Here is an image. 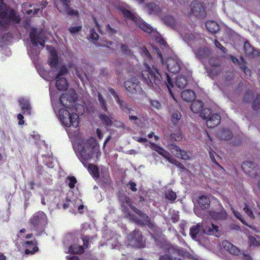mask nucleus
<instances>
[{
	"mask_svg": "<svg viewBox=\"0 0 260 260\" xmlns=\"http://www.w3.org/2000/svg\"><path fill=\"white\" fill-rule=\"evenodd\" d=\"M211 110L208 108L204 109L201 113V116L204 119H208L211 115Z\"/></svg>",
	"mask_w": 260,
	"mask_h": 260,
	"instance_id": "obj_50",
	"label": "nucleus"
},
{
	"mask_svg": "<svg viewBox=\"0 0 260 260\" xmlns=\"http://www.w3.org/2000/svg\"><path fill=\"white\" fill-rule=\"evenodd\" d=\"M82 29L81 26H72L69 27V30L70 31L71 34H75L79 31H80Z\"/></svg>",
	"mask_w": 260,
	"mask_h": 260,
	"instance_id": "obj_54",
	"label": "nucleus"
},
{
	"mask_svg": "<svg viewBox=\"0 0 260 260\" xmlns=\"http://www.w3.org/2000/svg\"><path fill=\"white\" fill-rule=\"evenodd\" d=\"M98 99H99L100 104L101 107L102 108V109L105 111H107L108 109L107 107L106 103L105 100L104 99V98L102 97V95L100 93H98Z\"/></svg>",
	"mask_w": 260,
	"mask_h": 260,
	"instance_id": "obj_47",
	"label": "nucleus"
},
{
	"mask_svg": "<svg viewBox=\"0 0 260 260\" xmlns=\"http://www.w3.org/2000/svg\"><path fill=\"white\" fill-rule=\"evenodd\" d=\"M130 244L133 246L143 247L144 246V242L141 233L137 230H134L127 237Z\"/></svg>",
	"mask_w": 260,
	"mask_h": 260,
	"instance_id": "obj_12",
	"label": "nucleus"
},
{
	"mask_svg": "<svg viewBox=\"0 0 260 260\" xmlns=\"http://www.w3.org/2000/svg\"><path fill=\"white\" fill-rule=\"evenodd\" d=\"M76 74L81 80H83L84 77L86 76L85 73L81 72L78 68L76 69Z\"/></svg>",
	"mask_w": 260,
	"mask_h": 260,
	"instance_id": "obj_60",
	"label": "nucleus"
},
{
	"mask_svg": "<svg viewBox=\"0 0 260 260\" xmlns=\"http://www.w3.org/2000/svg\"><path fill=\"white\" fill-rule=\"evenodd\" d=\"M59 117L63 125L67 127H78L79 120L77 114L71 113L67 110L59 108Z\"/></svg>",
	"mask_w": 260,
	"mask_h": 260,
	"instance_id": "obj_5",
	"label": "nucleus"
},
{
	"mask_svg": "<svg viewBox=\"0 0 260 260\" xmlns=\"http://www.w3.org/2000/svg\"><path fill=\"white\" fill-rule=\"evenodd\" d=\"M210 215L212 218L215 220L223 219L226 217V213L224 209H222L220 212L212 211Z\"/></svg>",
	"mask_w": 260,
	"mask_h": 260,
	"instance_id": "obj_33",
	"label": "nucleus"
},
{
	"mask_svg": "<svg viewBox=\"0 0 260 260\" xmlns=\"http://www.w3.org/2000/svg\"><path fill=\"white\" fill-rule=\"evenodd\" d=\"M214 44L217 48L222 50L223 52H225V48L223 47L218 41L215 40Z\"/></svg>",
	"mask_w": 260,
	"mask_h": 260,
	"instance_id": "obj_63",
	"label": "nucleus"
},
{
	"mask_svg": "<svg viewBox=\"0 0 260 260\" xmlns=\"http://www.w3.org/2000/svg\"><path fill=\"white\" fill-rule=\"evenodd\" d=\"M181 117V113L179 112L175 111L172 114L171 121L174 125H176L178 123Z\"/></svg>",
	"mask_w": 260,
	"mask_h": 260,
	"instance_id": "obj_44",
	"label": "nucleus"
},
{
	"mask_svg": "<svg viewBox=\"0 0 260 260\" xmlns=\"http://www.w3.org/2000/svg\"><path fill=\"white\" fill-rule=\"evenodd\" d=\"M203 106V104L201 101L196 100L191 104L190 108L193 112L198 113L201 111Z\"/></svg>",
	"mask_w": 260,
	"mask_h": 260,
	"instance_id": "obj_36",
	"label": "nucleus"
},
{
	"mask_svg": "<svg viewBox=\"0 0 260 260\" xmlns=\"http://www.w3.org/2000/svg\"><path fill=\"white\" fill-rule=\"evenodd\" d=\"M26 6H27L26 4H25L23 5V11L25 13H26L27 14H31V13H32L33 15H36L40 11V8H37V7L34 8V11L32 9L25 10L24 8Z\"/></svg>",
	"mask_w": 260,
	"mask_h": 260,
	"instance_id": "obj_49",
	"label": "nucleus"
},
{
	"mask_svg": "<svg viewBox=\"0 0 260 260\" xmlns=\"http://www.w3.org/2000/svg\"><path fill=\"white\" fill-rule=\"evenodd\" d=\"M88 170L94 177L98 178L99 177V169L96 166L89 164L88 166Z\"/></svg>",
	"mask_w": 260,
	"mask_h": 260,
	"instance_id": "obj_43",
	"label": "nucleus"
},
{
	"mask_svg": "<svg viewBox=\"0 0 260 260\" xmlns=\"http://www.w3.org/2000/svg\"><path fill=\"white\" fill-rule=\"evenodd\" d=\"M164 22L168 26L174 29H178L179 21L171 15H167L163 18ZM180 28H179V29Z\"/></svg>",
	"mask_w": 260,
	"mask_h": 260,
	"instance_id": "obj_23",
	"label": "nucleus"
},
{
	"mask_svg": "<svg viewBox=\"0 0 260 260\" xmlns=\"http://www.w3.org/2000/svg\"><path fill=\"white\" fill-rule=\"evenodd\" d=\"M217 137L221 140H230L233 137V134L229 129H219L217 133Z\"/></svg>",
	"mask_w": 260,
	"mask_h": 260,
	"instance_id": "obj_26",
	"label": "nucleus"
},
{
	"mask_svg": "<svg viewBox=\"0 0 260 260\" xmlns=\"http://www.w3.org/2000/svg\"><path fill=\"white\" fill-rule=\"evenodd\" d=\"M109 91L110 93L115 98L117 103L119 105V106L122 109H127V106L125 104V103L123 101L120 100L118 94L114 89L110 88L109 89Z\"/></svg>",
	"mask_w": 260,
	"mask_h": 260,
	"instance_id": "obj_35",
	"label": "nucleus"
},
{
	"mask_svg": "<svg viewBox=\"0 0 260 260\" xmlns=\"http://www.w3.org/2000/svg\"><path fill=\"white\" fill-rule=\"evenodd\" d=\"M129 185L130 186V188L133 191H136L137 189L136 188V184L135 182L132 181H130L128 183Z\"/></svg>",
	"mask_w": 260,
	"mask_h": 260,
	"instance_id": "obj_64",
	"label": "nucleus"
},
{
	"mask_svg": "<svg viewBox=\"0 0 260 260\" xmlns=\"http://www.w3.org/2000/svg\"><path fill=\"white\" fill-rule=\"evenodd\" d=\"M201 226H202V225H201L200 223H198L190 229V235L192 239H195L196 238Z\"/></svg>",
	"mask_w": 260,
	"mask_h": 260,
	"instance_id": "obj_39",
	"label": "nucleus"
},
{
	"mask_svg": "<svg viewBox=\"0 0 260 260\" xmlns=\"http://www.w3.org/2000/svg\"><path fill=\"white\" fill-rule=\"evenodd\" d=\"M70 206V212L74 214L77 213H82L83 212L84 205L82 203V201L80 199L76 198L71 200V202L68 203Z\"/></svg>",
	"mask_w": 260,
	"mask_h": 260,
	"instance_id": "obj_16",
	"label": "nucleus"
},
{
	"mask_svg": "<svg viewBox=\"0 0 260 260\" xmlns=\"http://www.w3.org/2000/svg\"><path fill=\"white\" fill-rule=\"evenodd\" d=\"M106 31L109 35H113L116 32V30L111 28L109 24L106 26Z\"/></svg>",
	"mask_w": 260,
	"mask_h": 260,
	"instance_id": "obj_58",
	"label": "nucleus"
},
{
	"mask_svg": "<svg viewBox=\"0 0 260 260\" xmlns=\"http://www.w3.org/2000/svg\"><path fill=\"white\" fill-rule=\"evenodd\" d=\"M56 79V86L59 90H64L67 89L68 84L66 78L59 77L55 78Z\"/></svg>",
	"mask_w": 260,
	"mask_h": 260,
	"instance_id": "obj_30",
	"label": "nucleus"
},
{
	"mask_svg": "<svg viewBox=\"0 0 260 260\" xmlns=\"http://www.w3.org/2000/svg\"><path fill=\"white\" fill-rule=\"evenodd\" d=\"M183 39L192 48L203 45L205 43L204 36L201 34L192 33L190 30L182 27L178 30Z\"/></svg>",
	"mask_w": 260,
	"mask_h": 260,
	"instance_id": "obj_3",
	"label": "nucleus"
},
{
	"mask_svg": "<svg viewBox=\"0 0 260 260\" xmlns=\"http://www.w3.org/2000/svg\"><path fill=\"white\" fill-rule=\"evenodd\" d=\"M144 60V69L142 72V77L143 81L150 87L155 89L162 82H164L167 86L169 93L173 97L171 87H173V83L168 74L165 73L160 74L156 68L153 64V60L148 50L142 48L141 51Z\"/></svg>",
	"mask_w": 260,
	"mask_h": 260,
	"instance_id": "obj_1",
	"label": "nucleus"
},
{
	"mask_svg": "<svg viewBox=\"0 0 260 260\" xmlns=\"http://www.w3.org/2000/svg\"><path fill=\"white\" fill-rule=\"evenodd\" d=\"M200 207L202 209H207L210 205V201L208 197L205 196H201L198 200Z\"/></svg>",
	"mask_w": 260,
	"mask_h": 260,
	"instance_id": "obj_32",
	"label": "nucleus"
},
{
	"mask_svg": "<svg viewBox=\"0 0 260 260\" xmlns=\"http://www.w3.org/2000/svg\"><path fill=\"white\" fill-rule=\"evenodd\" d=\"M231 210H232L233 213L234 214V215H235V216L237 218H238L239 220H240L243 224H244L248 226V227H249L251 229H252L253 230H255V229L252 226H251L250 225H248L246 222L245 220L243 218H242V215H241V214L239 212L236 211V210H235V209L233 207H231Z\"/></svg>",
	"mask_w": 260,
	"mask_h": 260,
	"instance_id": "obj_40",
	"label": "nucleus"
},
{
	"mask_svg": "<svg viewBox=\"0 0 260 260\" xmlns=\"http://www.w3.org/2000/svg\"><path fill=\"white\" fill-rule=\"evenodd\" d=\"M100 118L103 122L107 126L110 125L112 123L111 118L106 114H101L100 115Z\"/></svg>",
	"mask_w": 260,
	"mask_h": 260,
	"instance_id": "obj_45",
	"label": "nucleus"
},
{
	"mask_svg": "<svg viewBox=\"0 0 260 260\" xmlns=\"http://www.w3.org/2000/svg\"><path fill=\"white\" fill-rule=\"evenodd\" d=\"M125 201L127 206H129L132 209H133L134 211L139 216V217H134V216L132 215L130 213H126L127 214V216L129 217L131 219L133 220L138 224L147 225L150 228H151L153 226L152 223L150 222L148 216L143 213L131 205V200L129 198H125Z\"/></svg>",
	"mask_w": 260,
	"mask_h": 260,
	"instance_id": "obj_7",
	"label": "nucleus"
},
{
	"mask_svg": "<svg viewBox=\"0 0 260 260\" xmlns=\"http://www.w3.org/2000/svg\"><path fill=\"white\" fill-rule=\"evenodd\" d=\"M77 99V95L74 90L63 93L60 97L59 104L67 108H72Z\"/></svg>",
	"mask_w": 260,
	"mask_h": 260,
	"instance_id": "obj_9",
	"label": "nucleus"
},
{
	"mask_svg": "<svg viewBox=\"0 0 260 260\" xmlns=\"http://www.w3.org/2000/svg\"><path fill=\"white\" fill-rule=\"evenodd\" d=\"M169 149L171 153L178 158L184 160H187L189 158L187 152L184 150L180 149L177 145L171 144L169 146Z\"/></svg>",
	"mask_w": 260,
	"mask_h": 260,
	"instance_id": "obj_17",
	"label": "nucleus"
},
{
	"mask_svg": "<svg viewBox=\"0 0 260 260\" xmlns=\"http://www.w3.org/2000/svg\"><path fill=\"white\" fill-rule=\"evenodd\" d=\"M165 197L168 200L171 201L175 200L177 198L176 192L173 191L172 189H168L166 191Z\"/></svg>",
	"mask_w": 260,
	"mask_h": 260,
	"instance_id": "obj_42",
	"label": "nucleus"
},
{
	"mask_svg": "<svg viewBox=\"0 0 260 260\" xmlns=\"http://www.w3.org/2000/svg\"><path fill=\"white\" fill-rule=\"evenodd\" d=\"M203 230L204 233L208 235H214L218 231L219 227L213 223H208L207 222H204L202 225Z\"/></svg>",
	"mask_w": 260,
	"mask_h": 260,
	"instance_id": "obj_20",
	"label": "nucleus"
},
{
	"mask_svg": "<svg viewBox=\"0 0 260 260\" xmlns=\"http://www.w3.org/2000/svg\"><path fill=\"white\" fill-rule=\"evenodd\" d=\"M30 38L32 47L28 49V53L31 57L35 56L38 54V51L34 47H37L38 44L44 47L46 38L44 37V33L43 31L38 32L37 29H33L30 34Z\"/></svg>",
	"mask_w": 260,
	"mask_h": 260,
	"instance_id": "obj_4",
	"label": "nucleus"
},
{
	"mask_svg": "<svg viewBox=\"0 0 260 260\" xmlns=\"http://www.w3.org/2000/svg\"><path fill=\"white\" fill-rule=\"evenodd\" d=\"M47 50L50 53V56L48 59V63L51 68H55L58 63V57L54 48L47 45L46 46Z\"/></svg>",
	"mask_w": 260,
	"mask_h": 260,
	"instance_id": "obj_18",
	"label": "nucleus"
},
{
	"mask_svg": "<svg viewBox=\"0 0 260 260\" xmlns=\"http://www.w3.org/2000/svg\"><path fill=\"white\" fill-rule=\"evenodd\" d=\"M220 121V117L217 114H213L209 117L206 121L207 126L209 128H213L219 124Z\"/></svg>",
	"mask_w": 260,
	"mask_h": 260,
	"instance_id": "obj_24",
	"label": "nucleus"
},
{
	"mask_svg": "<svg viewBox=\"0 0 260 260\" xmlns=\"http://www.w3.org/2000/svg\"><path fill=\"white\" fill-rule=\"evenodd\" d=\"M181 97L182 99L187 102H191L195 99L194 92L190 90H185L182 92Z\"/></svg>",
	"mask_w": 260,
	"mask_h": 260,
	"instance_id": "obj_28",
	"label": "nucleus"
},
{
	"mask_svg": "<svg viewBox=\"0 0 260 260\" xmlns=\"http://www.w3.org/2000/svg\"><path fill=\"white\" fill-rule=\"evenodd\" d=\"M252 108L254 110L260 109V95L257 96L252 104Z\"/></svg>",
	"mask_w": 260,
	"mask_h": 260,
	"instance_id": "obj_51",
	"label": "nucleus"
},
{
	"mask_svg": "<svg viewBox=\"0 0 260 260\" xmlns=\"http://www.w3.org/2000/svg\"><path fill=\"white\" fill-rule=\"evenodd\" d=\"M68 252L73 253L81 254L84 252V248L82 246L79 245H71L69 247Z\"/></svg>",
	"mask_w": 260,
	"mask_h": 260,
	"instance_id": "obj_38",
	"label": "nucleus"
},
{
	"mask_svg": "<svg viewBox=\"0 0 260 260\" xmlns=\"http://www.w3.org/2000/svg\"><path fill=\"white\" fill-rule=\"evenodd\" d=\"M122 13L125 20L133 21L135 24L138 25L140 28L146 32L150 34L154 31L153 28L147 23H146L143 20L139 17H137L134 14L130 11L126 9L121 10Z\"/></svg>",
	"mask_w": 260,
	"mask_h": 260,
	"instance_id": "obj_6",
	"label": "nucleus"
},
{
	"mask_svg": "<svg viewBox=\"0 0 260 260\" xmlns=\"http://www.w3.org/2000/svg\"><path fill=\"white\" fill-rule=\"evenodd\" d=\"M18 102L21 110L23 111V113L30 115L31 108L29 100L25 98L21 97L19 99Z\"/></svg>",
	"mask_w": 260,
	"mask_h": 260,
	"instance_id": "obj_21",
	"label": "nucleus"
},
{
	"mask_svg": "<svg viewBox=\"0 0 260 260\" xmlns=\"http://www.w3.org/2000/svg\"><path fill=\"white\" fill-rule=\"evenodd\" d=\"M151 105L156 109H159L161 107V104L157 101H151Z\"/></svg>",
	"mask_w": 260,
	"mask_h": 260,
	"instance_id": "obj_62",
	"label": "nucleus"
},
{
	"mask_svg": "<svg viewBox=\"0 0 260 260\" xmlns=\"http://www.w3.org/2000/svg\"><path fill=\"white\" fill-rule=\"evenodd\" d=\"M222 246L225 250L232 254L239 255L240 253V251L238 248L226 240L222 242Z\"/></svg>",
	"mask_w": 260,
	"mask_h": 260,
	"instance_id": "obj_22",
	"label": "nucleus"
},
{
	"mask_svg": "<svg viewBox=\"0 0 260 260\" xmlns=\"http://www.w3.org/2000/svg\"><path fill=\"white\" fill-rule=\"evenodd\" d=\"M40 75L45 80H50V77H48V72L43 68H40L39 71Z\"/></svg>",
	"mask_w": 260,
	"mask_h": 260,
	"instance_id": "obj_55",
	"label": "nucleus"
},
{
	"mask_svg": "<svg viewBox=\"0 0 260 260\" xmlns=\"http://www.w3.org/2000/svg\"><path fill=\"white\" fill-rule=\"evenodd\" d=\"M156 41L159 44L165 46L166 44V42L165 41L164 39L161 38L158 36H156L155 38Z\"/></svg>",
	"mask_w": 260,
	"mask_h": 260,
	"instance_id": "obj_59",
	"label": "nucleus"
},
{
	"mask_svg": "<svg viewBox=\"0 0 260 260\" xmlns=\"http://www.w3.org/2000/svg\"><path fill=\"white\" fill-rule=\"evenodd\" d=\"M36 241H27L25 243V247L26 248L25 253L26 254H33L38 250V248L36 246Z\"/></svg>",
	"mask_w": 260,
	"mask_h": 260,
	"instance_id": "obj_27",
	"label": "nucleus"
},
{
	"mask_svg": "<svg viewBox=\"0 0 260 260\" xmlns=\"http://www.w3.org/2000/svg\"><path fill=\"white\" fill-rule=\"evenodd\" d=\"M170 137L171 139L174 140L175 141H180L181 140L182 138V136L181 133H175L172 134L170 135Z\"/></svg>",
	"mask_w": 260,
	"mask_h": 260,
	"instance_id": "obj_53",
	"label": "nucleus"
},
{
	"mask_svg": "<svg viewBox=\"0 0 260 260\" xmlns=\"http://www.w3.org/2000/svg\"><path fill=\"white\" fill-rule=\"evenodd\" d=\"M29 221L35 228L39 229L43 228L47 224L48 219L43 212L38 211L31 216Z\"/></svg>",
	"mask_w": 260,
	"mask_h": 260,
	"instance_id": "obj_8",
	"label": "nucleus"
},
{
	"mask_svg": "<svg viewBox=\"0 0 260 260\" xmlns=\"http://www.w3.org/2000/svg\"><path fill=\"white\" fill-rule=\"evenodd\" d=\"M76 153L84 166H87L85 161L95 158L98 160L101 155L100 145L93 138L79 143Z\"/></svg>",
	"mask_w": 260,
	"mask_h": 260,
	"instance_id": "obj_2",
	"label": "nucleus"
},
{
	"mask_svg": "<svg viewBox=\"0 0 260 260\" xmlns=\"http://www.w3.org/2000/svg\"><path fill=\"white\" fill-rule=\"evenodd\" d=\"M68 72V69L66 66H62L59 70V72L58 74L57 75L56 78H58L60 77V76L66 74Z\"/></svg>",
	"mask_w": 260,
	"mask_h": 260,
	"instance_id": "obj_52",
	"label": "nucleus"
},
{
	"mask_svg": "<svg viewBox=\"0 0 260 260\" xmlns=\"http://www.w3.org/2000/svg\"><path fill=\"white\" fill-rule=\"evenodd\" d=\"M166 65L168 71L175 74L178 73L181 70L182 63L178 57L174 56L167 59Z\"/></svg>",
	"mask_w": 260,
	"mask_h": 260,
	"instance_id": "obj_11",
	"label": "nucleus"
},
{
	"mask_svg": "<svg viewBox=\"0 0 260 260\" xmlns=\"http://www.w3.org/2000/svg\"><path fill=\"white\" fill-rule=\"evenodd\" d=\"M242 168L246 174L252 177L255 176L258 173V169L257 165L250 161L243 162Z\"/></svg>",
	"mask_w": 260,
	"mask_h": 260,
	"instance_id": "obj_15",
	"label": "nucleus"
},
{
	"mask_svg": "<svg viewBox=\"0 0 260 260\" xmlns=\"http://www.w3.org/2000/svg\"><path fill=\"white\" fill-rule=\"evenodd\" d=\"M192 14L198 18H204L206 16V11L203 5L198 1H193L190 5Z\"/></svg>",
	"mask_w": 260,
	"mask_h": 260,
	"instance_id": "obj_14",
	"label": "nucleus"
},
{
	"mask_svg": "<svg viewBox=\"0 0 260 260\" xmlns=\"http://www.w3.org/2000/svg\"><path fill=\"white\" fill-rule=\"evenodd\" d=\"M60 2L63 4L66 11L68 14L71 16H77L78 15V12L77 10L71 9L69 7V3L70 0H60Z\"/></svg>",
	"mask_w": 260,
	"mask_h": 260,
	"instance_id": "obj_34",
	"label": "nucleus"
},
{
	"mask_svg": "<svg viewBox=\"0 0 260 260\" xmlns=\"http://www.w3.org/2000/svg\"><path fill=\"white\" fill-rule=\"evenodd\" d=\"M205 43L203 45H201L202 47H200L199 48H194V52L196 54L197 57L201 60H203L207 58L210 54V50L208 47L205 46Z\"/></svg>",
	"mask_w": 260,
	"mask_h": 260,
	"instance_id": "obj_19",
	"label": "nucleus"
},
{
	"mask_svg": "<svg viewBox=\"0 0 260 260\" xmlns=\"http://www.w3.org/2000/svg\"><path fill=\"white\" fill-rule=\"evenodd\" d=\"M209 156H210V157L212 160V161L214 163H215L216 165H217L219 168H220L222 170H223V168L219 165V164L217 162V160H216V157H217V158H219V159H221L220 157L216 153H215L214 151H213V150H210L209 151Z\"/></svg>",
	"mask_w": 260,
	"mask_h": 260,
	"instance_id": "obj_41",
	"label": "nucleus"
},
{
	"mask_svg": "<svg viewBox=\"0 0 260 260\" xmlns=\"http://www.w3.org/2000/svg\"><path fill=\"white\" fill-rule=\"evenodd\" d=\"M209 63L212 67H217L219 66L220 62L216 59L212 58L210 59Z\"/></svg>",
	"mask_w": 260,
	"mask_h": 260,
	"instance_id": "obj_56",
	"label": "nucleus"
},
{
	"mask_svg": "<svg viewBox=\"0 0 260 260\" xmlns=\"http://www.w3.org/2000/svg\"><path fill=\"white\" fill-rule=\"evenodd\" d=\"M90 38L93 40H97L99 38L98 35L95 32L94 29L90 30Z\"/></svg>",
	"mask_w": 260,
	"mask_h": 260,
	"instance_id": "obj_57",
	"label": "nucleus"
},
{
	"mask_svg": "<svg viewBox=\"0 0 260 260\" xmlns=\"http://www.w3.org/2000/svg\"><path fill=\"white\" fill-rule=\"evenodd\" d=\"M67 182L71 188L75 187V184L77 183V180L75 177H69L67 178Z\"/></svg>",
	"mask_w": 260,
	"mask_h": 260,
	"instance_id": "obj_48",
	"label": "nucleus"
},
{
	"mask_svg": "<svg viewBox=\"0 0 260 260\" xmlns=\"http://www.w3.org/2000/svg\"><path fill=\"white\" fill-rule=\"evenodd\" d=\"M152 148L158 152L160 155L166 158L171 164L175 165L179 168H183V166L182 164L176 160L171 156L169 152L163 148L153 144H152Z\"/></svg>",
	"mask_w": 260,
	"mask_h": 260,
	"instance_id": "obj_10",
	"label": "nucleus"
},
{
	"mask_svg": "<svg viewBox=\"0 0 260 260\" xmlns=\"http://www.w3.org/2000/svg\"><path fill=\"white\" fill-rule=\"evenodd\" d=\"M146 10L150 14H158L160 11V8L156 4L149 3L146 6Z\"/></svg>",
	"mask_w": 260,
	"mask_h": 260,
	"instance_id": "obj_29",
	"label": "nucleus"
},
{
	"mask_svg": "<svg viewBox=\"0 0 260 260\" xmlns=\"http://www.w3.org/2000/svg\"><path fill=\"white\" fill-rule=\"evenodd\" d=\"M206 26L208 30L211 33H215L219 30L218 24L214 21H208L206 23Z\"/></svg>",
	"mask_w": 260,
	"mask_h": 260,
	"instance_id": "obj_31",
	"label": "nucleus"
},
{
	"mask_svg": "<svg viewBox=\"0 0 260 260\" xmlns=\"http://www.w3.org/2000/svg\"><path fill=\"white\" fill-rule=\"evenodd\" d=\"M254 204L251 201H246L244 203L243 210L245 213L251 219L254 218L253 214Z\"/></svg>",
	"mask_w": 260,
	"mask_h": 260,
	"instance_id": "obj_25",
	"label": "nucleus"
},
{
	"mask_svg": "<svg viewBox=\"0 0 260 260\" xmlns=\"http://www.w3.org/2000/svg\"><path fill=\"white\" fill-rule=\"evenodd\" d=\"M248 239L250 246L256 247L260 245V240H257L254 237L252 236H249Z\"/></svg>",
	"mask_w": 260,
	"mask_h": 260,
	"instance_id": "obj_46",
	"label": "nucleus"
},
{
	"mask_svg": "<svg viewBox=\"0 0 260 260\" xmlns=\"http://www.w3.org/2000/svg\"><path fill=\"white\" fill-rule=\"evenodd\" d=\"M124 86L127 91V94L129 96L137 93H140L142 88L138 84V81L135 80V82L132 80H127L124 83Z\"/></svg>",
	"mask_w": 260,
	"mask_h": 260,
	"instance_id": "obj_13",
	"label": "nucleus"
},
{
	"mask_svg": "<svg viewBox=\"0 0 260 260\" xmlns=\"http://www.w3.org/2000/svg\"><path fill=\"white\" fill-rule=\"evenodd\" d=\"M121 50L124 53L128 55H131V51L125 45H122L121 47Z\"/></svg>",
	"mask_w": 260,
	"mask_h": 260,
	"instance_id": "obj_61",
	"label": "nucleus"
},
{
	"mask_svg": "<svg viewBox=\"0 0 260 260\" xmlns=\"http://www.w3.org/2000/svg\"><path fill=\"white\" fill-rule=\"evenodd\" d=\"M186 78L182 76H178L176 80L175 84L179 88H183L187 84Z\"/></svg>",
	"mask_w": 260,
	"mask_h": 260,
	"instance_id": "obj_37",
	"label": "nucleus"
}]
</instances>
